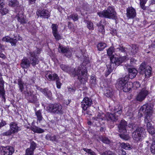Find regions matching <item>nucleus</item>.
Wrapping results in <instances>:
<instances>
[{
	"mask_svg": "<svg viewBox=\"0 0 155 155\" xmlns=\"http://www.w3.org/2000/svg\"><path fill=\"white\" fill-rule=\"evenodd\" d=\"M35 114L37 116V122L39 121L40 123L43 118L41 114V110H38L36 111Z\"/></svg>",
	"mask_w": 155,
	"mask_h": 155,
	"instance_id": "38",
	"label": "nucleus"
},
{
	"mask_svg": "<svg viewBox=\"0 0 155 155\" xmlns=\"http://www.w3.org/2000/svg\"><path fill=\"white\" fill-rule=\"evenodd\" d=\"M138 48L135 45H132L129 48L128 52L132 55L135 54L138 51Z\"/></svg>",
	"mask_w": 155,
	"mask_h": 155,
	"instance_id": "27",
	"label": "nucleus"
},
{
	"mask_svg": "<svg viewBox=\"0 0 155 155\" xmlns=\"http://www.w3.org/2000/svg\"><path fill=\"white\" fill-rule=\"evenodd\" d=\"M38 16L43 17L45 18H48L50 16L49 12L45 9L39 10L36 13Z\"/></svg>",
	"mask_w": 155,
	"mask_h": 155,
	"instance_id": "24",
	"label": "nucleus"
},
{
	"mask_svg": "<svg viewBox=\"0 0 155 155\" xmlns=\"http://www.w3.org/2000/svg\"><path fill=\"white\" fill-rule=\"evenodd\" d=\"M119 136L121 138L125 140H127L129 138V136L128 135H126L124 134H120Z\"/></svg>",
	"mask_w": 155,
	"mask_h": 155,
	"instance_id": "51",
	"label": "nucleus"
},
{
	"mask_svg": "<svg viewBox=\"0 0 155 155\" xmlns=\"http://www.w3.org/2000/svg\"><path fill=\"white\" fill-rule=\"evenodd\" d=\"M103 155H116L114 153L110 151H106L103 153Z\"/></svg>",
	"mask_w": 155,
	"mask_h": 155,
	"instance_id": "56",
	"label": "nucleus"
},
{
	"mask_svg": "<svg viewBox=\"0 0 155 155\" xmlns=\"http://www.w3.org/2000/svg\"><path fill=\"white\" fill-rule=\"evenodd\" d=\"M148 94L149 92L146 88H142L137 96L136 100L140 102L142 101L145 99Z\"/></svg>",
	"mask_w": 155,
	"mask_h": 155,
	"instance_id": "13",
	"label": "nucleus"
},
{
	"mask_svg": "<svg viewBox=\"0 0 155 155\" xmlns=\"http://www.w3.org/2000/svg\"><path fill=\"white\" fill-rule=\"evenodd\" d=\"M146 142L151 144L150 150L151 153L155 154V136H152L150 137L149 140L147 141Z\"/></svg>",
	"mask_w": 155,
	"mask_h": 155,
	"instance_id": "19",
	"label": "nucleus"
},
{
	"mask_svg": "<svg viewBox=\"0 0 155 155\" xmlns=\"http://www.w3.org/2000/svg\"><path fill=\"white\" fill-rule=\"evenodd\" d=\"M45 138L48 140L57 142L59 139V137L58 135H53L52 136L48 134L46 136Z\"/></svg>",
	"mask_w": 155,
	"mask_h": 155,
	"instance_id": "30",
	"label": "nucleus"
},
{
	"mask_svg": "<svg viewBox=\"0 0 155 155\" xmlns=\"http://www.w3.org/2000/svg\"><path fill=\"white\" fill-rule=\"evenodd\" d=\"M128 77L127 76H125V77L120 78L117 81L116 86H118V87L122 88V87L125 86V85L128 82L129 80Z\"/></svg>",
	"mask_w": 155,
	"mask_h": 155,
	"instance_id": "15",
	"label": "nucleus"
},
{
	"mask_svg": "<svg viewBox=\"0 0 155 155\" xmlns=\"http://www.w3.org/2000/svg\"><path fill=\"white\" fill-rule=\"evenodd\" d=\"M152 68L151 67L149 66H147L146 68V69H145L144 71L142 73L144 72L146 78H149L150 76Z\"/></svg>",
	"mask_w": 155,
	"mask_h": 155,
	"instance_id": "31",
	"label": "nucleus"
},
{
	"mask_svg": "<svg viewBox=\"0 0 155 155\" xmlns=\"http://www.w3.org/2000/svg\"><path fill=\"white\" fill-rule=\"evenodd\" d=\"M31 129L35 133H42L44 132V130L36 126H34L31 127Z\"/></svg>",
	"mask_w": 155,
	"mask_h": 155,
	"instance_id": "32",
	"label": "nucleus"
},
{
	"mask_svg": "<svg viewBox=\"0 0 155 155\" xmlns=\"http://www.w3.org/2000/svg\"><path fill=\"white\" fill-rule=\"evenodd\" d=\"M47 109L48 111L51 113L62 115L63 113L62 107L59 104H50L47 106Z\"/></svg>",
	"mask_w": 155,
	"mask_h": 155,
	"instance_id": "4",
	"label": "nucleus"
},
{
	"mask_svg": "<svg viewBox=\"0 0 155 155\" xmlns=\"http://www.w3.org/2000/svg\"><path fill=\"white\" fill-rule=\"evenodd\" d=\"M16 17L18 22L21 24H26L28 21L26 16L22 13H19Z\"/></svg>",
	"mask_w": 155,
	"mask_h": 155,
	"instance_id": "21",
	"label": "nucleus"
},
{
	"mask_svg": "<svg viewBox=\"0 0 155 155\" xmlns=\"http://www.w3.org/2000/svg\"><path fill=\"white\" fill-rule=\"evenodd\" d=\"M129 75H127L129 79V78L132 79L135 78L137 74V71L135 68H129L128 69Z\"/></svg>",
	"mask_w": 155,
	"mask_h": 155,
	"instance_id": "26",
	"label": "nucleus"
},
{
	"mask_svg": "<svg viewBox=\"0 0 155 155\" xmlns=\"http://www.w3.org/2000/svg\"><path fill=\"white\" fill-rule=\"evenodd\" d=\"M145 4H146L144 3H140V7L143 10H146V7L145 5Z\"/></svg>",
	"mask_w": 155,
	"mask_h": 155,
	"instance_id": "62",
	"label": "nucleus"
},
{
	"mask_svg": "<svg viewBox=\"0 0 155 155\" xmlns=\"http://www.w3.org/2000/svg\"><path fill=\"white\" fill-rule=\"evenodd\" d=\"M51 28L52 30V33H54L58 32L57 25L56 24H53L52 25Z\"/></svg>",
	"mask_w": 155,
	"mask_h": 155,
	"instance_id": "50",
	"label": "nucleus"
},
{
	"mask_svg": "<svg viewBox=\"0 0 155 155\" xmlns=\"http://www.w3.org/2000/svg\"><path fill=\"white\" fill-rule=\"evenodd\" d=\"M21 66L23 68H27L30 67V63L29 61L25 58L21 60Z\"/></svg>",
	"mask_w": 155,
	"mask_h": 155,
	"instance_id": "25",
	"label": "nucleus"
},
{
	"mask_svg": "<svg viewBox=\"0 0 155 155\" xmlns=\"http://www.w3.org/2000/svg\"><path fill=\"white\" fill-rule=\"evenodd\" d=\"M56 96L57 98L59 99H62V95L59 93H57Z\"/></svg>",
	"mask_w": 155,
	"mask_h": 155,
	"instance_id": "63",
	"label": "nucleus"
},
{
	"mask_svg": "<svg viewBox=\"0 0 155 155\" xmlns=\"http://www.w3.org/2000/svg\"><path fill=\"white\" fill-rule=\"evenodd\" d=\"M84 22L87 23V26L90 30H93L94 29L93 23L91 21L87 20H85Z\"/></svg>",
	"mask_w": 155,
	"mask_h": 155,
	"instance_id": "39",
	"label": "nucleus"
},
{
	"mask_svg": "<svg viewBox=\"0 0 155 155\" xmlns=\"http://www.w3.org/2000/svg\"><path fill=\"white\" fill-rule=\"evenodd\" d=\"M60 67L64 71L68 72L72 77L78 76V78L81 82L86 81L87 80V70L84 66H80L77 68H71L68 65L62 64Z\"/></svg>",
	"mask_w": 155,
	"mask_h": 155,
	"instance_id": "1",
	"label": "nucleus"
},
{
	"mask_svg": "<svg viewBox=\"0 0 155 155\" xmlns=\"http://www.w3.org/2000/svg\"><path fill=\"white\" fill-rule=\"evenodd\" d=\"M37 144L33 141L30 143L29 148H27L26 150L25 155H33L34 151L36 148Z\"/></svg>",
	"mask_w": 155,
	"mask_h": 155,
	"instance_id": "17",
	"label": "nucleus"
},
{
	"mask_svg": "<svg viewBox=\"0 0 155 155\" xmlns=\"http://www.w3.org/2000/svg\"><path fill=\"white\" fill-rule=\"evenodd\" d=\"M120 146L121 147L125 150H129L130 148V146L128 143H122Z\"/></svg>",
	"mask_w": 155,
	"mask_h": 155,
	"instance_id": "46",
	"label": "nucleus"
},
{
	"mask_svg": "<svg viewBox=\"0 0 155 155\" xmlns=\"http://www.w3.org/2000/svg\"><path fill=\"white\" fill-rule=\"evenodd\" d=\"M105 117L109 127L110 128H113L114 126V123L118 119V116H116L115 113H107Z\"/></svg>",
	"mask_w": 155,
	"mask_h": 155,
	"instance_id": "5",
	"label": "nucleus"
},
{
	"mask_svg": "<svg viewBox=\"0 0 155 155\" xmlns=\"http://www.w3.org/2000/svg\"><path fill=\"white\" fill-rule=\"evenodd\" d=\"M133 86L135 87L136 88H139L140 87V84L138 81H135L133 83Z\"/></svg>",
	"mask_w": 155,
	"mask_h": 155,
	"instance_id": "60",
	"label": "nucleus"
},
{
	"mask_svg": "<svg viewBox=\"0 0 155 155\" xmlns=\"http://www.w3.org/2000/svg\"><path fill=\"white\" fill-rule=\"evenodd\" d=\"M48 80L50 81H56L57 87L58 89L61 88L62 85L61 83L60 80V79L57 74L54 73L52 75L49 74L48 76Z\"/></svg>",
	"mask_w": 155,
	"mask_h": 155,
	"instance_id": "14",
	"label": "nucleus"
},
{
	"mask_svg": "<svg viewBox=\"0 0 155 155\" xmlns=\"http://www.w3.org/2000/svg\"><path fill=\"white\" fill-rule=\"evenodd\" d=\"M0 149L2 155H12L15 151L14 148L9 146L2 147Z\"/></svg>",
	"mask_w": 155,
	"mask_h": 155,
	"instance_id": "8",
	"label": "nucleus"
},
{
	"mask_svg": "<svg viewBox=\"0 0 155 155\" xmlns=\"http://www.w3.org/2000/svg\"><path fill=\"white\" fill-rule=\"evenodd\" d=\"M12 134H14V133H12L11 130L10 129V130H8L7 131L3 133V135L5 136H9L11 135Z\"/></svg>",
	"mask_w": 155,
	"mask_h": 155,
	"instance_id": "55",
	"label": "nucleus"
},
{
	"mask_svg": "<svg viewBox=\"0 0 155 155\" xmlns=\"http://www.w3.org/2000/svg\"><path fill=\"white\" fill-rule=\"evenodd\" d=\"M18 84L19 88V91L22 94L25 95L27 99L28 100V98L31 96L33 94L32 92L31 91L26 90V91L24 90V83L22 81L21 79L19 78L18 80Z\"/></svg>",
	"mask_w": 155,
	"mask_h": 155,
	"instance_id": "6",
	"label": "nucleus"
},
{
	"mask_svg": "<svg viewBox=\"0 0 155 155\" xmlns=\"http://www.w3.org/2000/svg\"><path fill=\"white\" fill-rule=\"evenodd\" d=\"M6 124V123L5 121L3 120H2L0 123V128L3 127Z\"/></svg>",
	"mask_w": 155,
	"mask_h": 155,
	"instance_id": "61",
	"label": "nucleus"
},
{
	"mask_svg": "<svg viewBox=\"0 0 155 155\" xmlns=\"http://www.w3.org/2000/svg\"><path fill=\"white\" fill-rule=\"evenodd\" d=\"M107 46V45L104 43H99L97 46L98 50L99 51L103 50Z\"/></svg>",
	"mask_w": 155,
	"mask_h": 155,
	"instance_id": "41",
	"label": "nucleus"
},
{
	"mask_svg": "<svg viewBox=\"0 0 155 155\" xmlns=\"http://www.w3.org/2000/svg\"><path fill=\"white\" fill-rule=\"evenodd\" d=\"M127 122L124 120H121L118 126V131L120 133H125L127 132Z\"/></svg>",
	"mask_w": 155,
	"mask_h": 155,
	"instance_id": "20",
	"label": "nucleus"
},
{
	"mask_svg": "<svg viewBox=\"0 0 155 155\" xmlns=\"http://www.w3.org/2000/svg\"><path fill=\"white\" fill-rule=\"evenodd\" d=\"M28 100L29 102L35 103L38 101V99L37 96L35 95L32 94L28 98Z\"/></svg>",
	"mask_w": 155,
	"mask_h": 155,
	"instance_id": "35",
	"label": "nucleus"
},
{
	"mask_svg": "<svg viewBox=\"0 0 155 155\" xmlns=\"http://www.w3.org/2000/svg\"><path fill=\"white\" fill-rule=\"evenodd\" d=\"M122 109L121 106L120 105L117 106L114 108L115 113L120 115L122 112Z\"/></svg>",
	"mask_w": 155,
	"mask_h": 155,
	"instance_id": "44",
	"label": "nucleus"
},
{
	"mask_svg": "<svg viewBox=\"0 0 155 155\" xmlns=\"http://www.w3.org/2000/svg\"><path fill=\"white\" fill-rule=\"evenodd\" d=\"M11 38L8 36H6L2 38V40L3 41L6 42H9L10 40H11Z\"/></svg>",
	"mask_w": 155,
	"mask_h": 155,
	"instance_id": "53",
	"label": "nucleus"
},
{
	"mask_svg": "<svg viewBox=\"0 0 155 155\" xmlns=\"http://www.w3.org/2000/svg\"><path fill=\"white\" fill-rule=\"evenodd\" d=\"M39 91L50 100H51L52 99V95L51 91L49 90L47 88H45L44 89L40 88L39 89Z\"/></svg>",
	"mask_w": 155,
	"mask_h": 155,
	"instance_id": "23",
	"label": "nucleus"
},
{
	"mask_svg": "<svg viewBox=\"0 0 155 155\" xmlns=\"http://www.w3.org/2000/svg\"><path fill=\"white\" fill-rule=\"evenodd\" d=\"M18 40V38L16 37L15 36L14 38H11L9 43L11 44L12 46H15Z\"/></svg>",
	"mask_w": 155,
	"mask_h": 155,
	"instance_id": "45",
	"label": "nucleus"
},
{
	"mask_svg": "<svg viewBox=\"0 0 155 155\" xmlns=\"http://www.w3.org/2000/svg\"><path fill=\"white\" fill-rule=\"evenodd\" d=\"M90 83L92 84H95L96 83V78L92 76L91 77Z\"/></svg>",
	"mask_w": 155,
	"mask_h": 155,
	"instance_id": "59",
	"label": "nucleus"
},
{
	"mask_svg": "<svg viewBox=\"0 0 155 155\" xmlns=\"http://www.w3.org/2000/svg\"><path fill=\"white\" fill-rule=\"evenodd\" d=\"M133 83L131 82H128L122 88L123 91L127 92L130 91L133 87Z\"/></svg>",
	"mask_w": 155,
	"mask_h": 155,
	"instance_id": "28",
	"label": "nucleus"
},
{
	"mask_svg": "<svg viewBox=\"0 0 155 155\" xmlns=\"http://www.w3.org/2000/svg\"><path fill=\"white\" fill-rule=\"evenodd\" d=\"M98 30L100 32H101L102 34H103L105 32L104 27L103 25L99 27Z\"/></svg>",
	"mask_w": 155,
	"mask_h": 155,
	"instance_id": "58",
	"label": "nucleus"
},
{
	"mask_svg": "<svg viewBox=\"0 0 155 155\" xmlns=\"http://www.w3.org/2000/svg\"><path fill=\"white\" fill-rule=\"evenodd\" d=\"M126 56H123L119 58H116L113 56L110 58V64L114 67V64L117 66H118L120 64L124 61L126 59Z\"/></svg>",
	"mask_w": 155,
	"mask_h": 155,
	"instance_id": "9",
	"label": "nucleus"
},
{
	"mask_svg": "<svg viewBox=\"0 0 155 155\" xmlns=\"http://www.w3.org/2000/svg\"><path fill=\"white\" fill-rule=\"evenodd\" d=\"M105 95L108 97H111L113 95L112 89L109 87H106L105 91Z\"/></svg>",
	"mask_w": 155,
	"mask_h": 155,
	"instance_id": "33",
	"label": "nucleus"
},
{
	"mask_svg": "<svg viewBox=\"0 0 155 155\" xmlns=\"http://www.w3.org/2000/svg\"><path fill=\"white\" fill-rule=\"evenodd\" d=\"M2 74L0 73V97L3 99H5V91L4 88L5 82L2 77Z\"/></svg>",
	"mask_w": 155,
	"mask_h": 155,
	"instance_id": "18",
	"label": "nucleus"
},
{
	"mask_svg": "<svg viewBox=\"0 0 155 155\" xmlns=\"http://www.w3.org/2000/svg\"><path fill=\"white\" fill-rule=\"evenodd\" d=\"M106 65L107 68H108L107 71L105 73V76L106 77H107L111 72L114 67L112 66L110 64H107Z\"/></svg>",
	"mask_w": 155,
	"mask_h": 155,
	"instance_id": "37",
	"label": "nucleus"
},
{
	"mask_svg": "<svg viewBox=\"0 0 155 155\" xmlns=\"http://www.w3.org/2000/svg\"><path fill=\"white\" fill-rule=\"evenodd\" d=\"M146 64L145 62L142 63L140 66L139 68V70L140 74H142V72L144 71L146 69L147 67Z\"/></svg>",
	"mask_w": 155,
	"mask_h": 155,
	"instance_id": "43",
	"label": "nucleus"
},
{
	"mask_svg": "<svg viewBox=\"0 0 155 155\" xmlns=\"http://www.w3.org/2000/svg\"><path fill=\"white\" fill-rule=\"evenodd\" d=\"M28 55L30 59V64H31L33 66L35 67L36 64H39V60L34 52H29V53H28Z\"/></svg>",
	"mask_w": 155,
	"mask_h": 155,
	"instance_id": "7",
	"label": "nucleus"
},
{
	"mask_svg": "<svg viewBox=\"0 0 155 155\" xmlns=\"http://www.w3.org/2000/svg\"><path fill=\"white\" fill-rule=\"evenodd\" d=\"M126 15L129 19L133 18L136 16V10L132 7H128L127 9Z\"/></svg>",
	"mask_w": 155,
	"mask_h": 155,
	"instance_id": "16",
	"label": "nucleus"
},
{
	"mask_svg": "<svg viewBox=\"0 0 155 155\" xmlns=\"http://www.w3.org/2000/svg\"><path fill=\"white\" fill-rule=\"evenodd\" d=\"M88 108H87L86 110H84L83 109H82V113L84 114V115H85V114H87L89 116H92V112H91L87 110Z\"/></svg>",
	"mask_w": 155,
	"mask_h": 155,
	"instance_id": "49",
	"label": "nucleus"
},
{
	"mask_svg": "<svg viewBox=\"0 0 155 155\" xmlns=\"http://www.w3.org/2000/svg\"><path fill=\"white\" fill-rule=\"evenodd\" d=\"M107 54L109 56H111V57L114 56V55H112L114 51V47H111L107 49Z\"/></svg>",
	"mask_w": 155,
	"mask_h": 155,
	"instance_id": "48",
	"label": "nucleus"
},
{
	"mask_svg": "<svg viewBox=\"0 0 155 155\" xmlns=\"http://www.w3.org/2000/svg\"><path fill=\"white\" fill-rule=\"evenodd\" d=\"M98 15L101 17L116 19L117 18L116 13L114 8L111 6H109L107 10L97 13Z\"/></svg>",
	"mask_w": 155,
	"mask_h": 155,
	"instance_id": "2",
	"label": "nucleus"
},
{
	"mask_svg": "<svg viewBox=\"0 0 155 155\" xmlns=\"http://www.w3.org/2000/svg\"><path fill=\"white\" fill-rule=\"evenodd\" d=\"M117 50H118L119 51H121V52H125L126 51L125 48H124L123 46H119V47L117 48Z\"/></svg>",
	"mask_w": 155,
	"mask_h": 155,
	"instance_id": "57",
	"label": "nucleus"
},
{
	"mask_svg": "<svg viewBox=\"0 0 155 155\" xmlns=\"http://www.w3.org/2000/svg\"><path fill=\"white\" fill-rule=\"evenodd\" d=\"M53 34L55 39L57 40H59L61 39L60 35L58 33V32L53 33Z\"/></svg>",
	"mask_w": 155,
	"mask_h": 155,
	"instance_id": "54",
	"label": "nucleus"
},
{
	"mask_svg": "<svg viewBox=\"0 0 155 155\" xmlns=\"http://www.w3.org/2000/svg\"><path fill=\"white\" fill-rule=\"evenodd\" d=\"M58 50L59 53L64 54L67 57L70 58L71 56V50L68 47L60 45L58 48Z\"/></svg>",
	"mask_w": 155,
	"mask_h": 155,
	"instance_id": "11",
	"label": "nucleus"
},
{
	"mask_svg": "<svg viewBox=\"0 0 155 155\" xmlns=\"http://www.w3.org/2000/svg\"><path fill=\"white\" fill-rule=\"evenodd\" d=\"M132 137L136 141H141L143 136L142 134L144 133L145 130L141 127H139L136 124H132Z\"/></svg>",
	"mask_w": 155,
	"mask_h": 155,
	"instance_id": "3",
	"label": "nucleus"
},
{
	"mask_svg": "<svg viewBox=\"0 0 155 155\" xmlns=\"http://www.w3.org/2000/svg\"><path fill=\"white\" fill-rule=\"evenodd\" d=\"M68 19H72L74 21H76L78 19V15L77 14L74 13L68 16Z\"/></svg>",
	"mask_w": 155,
	"mask_h": 155,
	"instance_id": "42",
	"label": "nucleus"
},
{
	"mask_svg": "<svg viewBox=\"0 0 155 155\" xmlns=\"http://www.w3.org/2000/svg\"><path fill=\"white\" fill-rule=\"evenodd\" d=\"M147 130L150 134H151V137L154 134V129L153 126L150 123H147Z\"/></svg>",
	"mask_w": 155,
	"mask_h": 155,
	"instance_id": "29",
	"label": "nucleus"
},
{
	"mask_svg": "<svg viewBox=\"0 0 155 155\" xmlns=\"http://www.w3.org/2000/svg\"><path fill=\"white\" fill-rule=\"evenodd\" d=\"M151 114H147L146 116L145 117L144 121L145 122L147 123H150V116Z\"/></svg>",
	"mask_w": 155,
	"mask_h": 155,
	"instance_id": "52",
	"label": "nucleus"
},
{
	"mask_svg": "<svg viewBox=\"0 0 155 155\" xmlns=\"http://www.w3.org/2000/svg\"><path fill=\"white\" fill-rule=\"evenodd\" d=\"M83 150L90 155H97L96 153L91 149L83 148Z\"/></svg>",
	"mask_w": 155,
	"mask_h": 155,
	"instance_id": "47",
	"label": "nucleus"
},
{
	"mask_svg": "<svg viewBox=\"0 0 155 155\" xmlns=\"http://www.w3.org/2000/svg\"><path fill=\"white\" fill-rule=\"evenodd\" d=\"M92 99L88 97H84L81 103V107L84 110L90 107L93 104Z\"/></svg>",
	"mask_w": 155,
	"mask_h": 155,
	"instance_id": "10",
	"label": "nucleus"
},
{
	"mask_svg": "<svg viewBox=\"0 0 155 155\" xmlns=\"http://www.w3.org/2000/svg\"><path fill=\"white\" fill-rule=\"evenodd\" d=\"M19 5V2L17 0H9L8 5L12 7H17Z\"/></svg>",
	"mask_w": 155,
	"mask_h": 155,
	"instance_id": "34",
	"label": "nucleus"
},
{
	"mask_svg": "<svg viewBox=\"0 0 155 155\" xmlns=\"http://www.w3.org/2000/svg\"><path fill=\"white\" fill-rule=\"evenodd\" d=\"M10 129L14 134L18 133L21 130V127L18 126L17 123L15 122H12L10 124Z\"/></svg>",
	"mask_w": 155,
	"mask_h": 155,
	"instance_id": "22",
	"label": "nucleus"
},
{
	"mask_svg": "<svg viewBox=\"0 0 155 155\" xmlns=\"http://www.w3.org/2000/svg\"><path fill=\"white\" fill-rule=\"evenodd\" d=\"M153 108V105L151 103L146 104L142 106L140 110L147 114H151Z\"/></svg>",
	"mask_w": 155,
	"mask_h": 155,
	"instance_id": "12",
	"label": "nucleus"
},
{
	"mask_svg": "<svg viewBox=\"0 0 155 155\" xmlns=\"http://www.w3.org/2000/svg\"><path fill=\"white\" fill-rule=\"evenodd\" d=\"M0 6V12L1 13L4 15L8 13V10L7 8H4L5 5L4 4L1 3Z\"/></svg>",
	"mask_w": 155,
	"mask_h": 155,
	"instance_id": "36",
	"label": "nucleus"
},
{
	"mask_svg": "<svg viewBox=\"0 0 155 155\" xmlns=\"http://www.w3.org/2000/svg\"><path fill=\"white\" fill-rule=\"evenodd\" d=\"M68 27L69 29H71L73 25L70 22H68Z\"/></svg>",
	"mask_w": 155,
	"mask_h": 155,
	"instance_id": "64",
	"label": "nucleus"
},
{
	"mask_svg": "<svg viewBox=\"0 0 155 155\" xmlns=\"http://www.w3.org/2000/svg\"><path fill=\"white\" fill-rule=\"evenodd\" d=\"M99 140L102 142L103 143L109 144L110 143V140L108 138L105 137L101 136L100 137Z\"/></svg>",
	"mask_w": 155,
	"mask_h": 155,
	"instance_id": "40",
	"label": "nucleus"
}]
</instances>
